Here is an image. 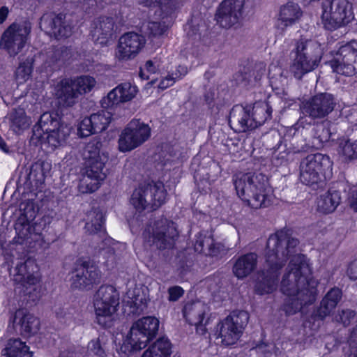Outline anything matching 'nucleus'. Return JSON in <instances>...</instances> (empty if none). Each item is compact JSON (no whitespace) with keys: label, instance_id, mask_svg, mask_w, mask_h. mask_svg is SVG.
Wrapping results in <instances>:
<instances>
[{"label":"nucleus","instance_id":"nucleus-1","mask_svg":"<svg viewBox=\"0 0 357 357\" xmlns=\"http://www.w3.org/2000/svg\"><path fill=\"white\" fill-rule=\"evenodd\" d=\"M300 250L298 239L286 230H280L271 235L267 241L265 253V271L261 280L255 285L259 295L272 293L276 289L280 270L290 259L284 273L280 290L287 296L284 310L292 314L305 305L313 303L317 296L318 281L312 277L310 259Z\"/></svg>","mask_w":357,"mask_h":357},{"label":"nucleus","instance_id":"nucleus-2","mask_svg":"<svg viewBox=\"0 0 357 357\" xmlns=\"http://www.w3.org/2000/svg\"><path fill=\"white\" fill-rule=\"evenodd\" d=\"M233 181L239 198L252 208L265 207L271 203L273 191L262 174L239 173Z\"/></svg>","mask_w":357,"mask_h":357},{"label":"nucleus","instance_id":"nucleus-3","mask_svg":"<svg viewBox=\"0 0 357 357\" xmlns=\"http://www.w3.org/2000/svg\"><path fill=\"white\" fill-rule=\"evenodd\" d=\"M293 46L290 52L289 70L296 79H300L319 66L322 50L317 42L303 36L294 40Z\"/></svg>","mask_w":357,"mask_h":357},{"label":"nucleus","instance_id":"nucleus-4","mask_svg":"<svg viewBox=\"0 0 357 357\" xmlns=\"http://www.w3.org/2000/svg\"><path fill=\"white\" fill-rule=\"evenodd\" d=\"M70 130L71 127L61 123L56 114L45 112L33 128L31 140L36 139L42 146H47L54 151L66 144Z\"/></svg>","mask_w":357,"mask_h":357},{"label":"nucleus","instance_id":"nucleus-5","mask_svg":"<svg viewBox=\"0 0 357 357\" xmlns=\"http://www.w3.org/2000/svg\"><path fill=\"white\" fill-rule=\"evenodd\" d=\"M100 149L99 142H90L86 145L82 151V157L86 160L87 167L78 185V190L80 193L95 192L106 177L104 167L107 160V156L104 153H100Z\"/></svg>","mask_w":357,"mask_h":357},{"label":"nucleus","instance_id":"nucleus-6","mask_svg":"<svg viewBox=\"0 0 357 357\" xmlns=\"http://www.w3.org/2000/svg\"><path fill=\"white\" fill-rule=\"evenodd\" d=\"M159 321L154 317H143L135 321L123 342L116 348L114 357H128L144 348L157 334Z\"/></svg>","mask_w":357,"mask_h":357},{"label":"nucleus","instance_id":"nucleus-7","mask_svg":"<svg viewBox=\"0 0 357 357\" xmlns=\"http://www.w3.org/2000/svg\"><path fill=\"white\" fill-rule=\"evenodd\" d=\"M97 84L96 79L89 75H81L75 78H61L56 81L53 91L59 105L72 107L79 96L90 93Z\"/></svg>","mask_w":357,"mask_h":357},{"label":"nucleus","instance_id":"nucleus-8","mask_svg":"<svg viewBox=\"0 0 357 357\" xmlns=\"http://www.w3.org/2000/svg\"><path fill=\"white\" fill-rule=\"evenodd\" d=\"M184 0H138L140 5L154 11L147 24L149 34L153 37L163 36L167 31L176 10Z\"/></svg>","mask_w":357,"mask_h":357},{"label":"nucleus","instance_id":"nucleus-9","mask_svg":"<svg viewBox=\"0 0 357 357\" xmlns=\"http://www.w3.org/2000/svg\"><path fill=\"white\" fill-rule=\"evenodd\" d=\"M10 274L24 294L28 296L27 301L35 302L40 298V275L33 260L29 259L24 263H17Z\"/></svg>","mask_w":357,"mask_h":357},{"label":"nucleus","instance_id":"nucleus-10","mask_svg":"<svg viewBox=\"0 0 357 357\" xmlns=\"http://www.w3.org/2000/svg\"><path fill=\"white\" fill-rule=\"evenodd\" d=\"M333 162L326 154H309L300 164V180L302 183L314 188L332 174Z\"/></svg>","mask_w":357,"mask_h":357},{"label":"nucleus","instance_id":"nucleus-11","mask_svg":"<svg viewBox=\"0 0 357 357\" xmlns=\"http://www.w3.org/2000/svg\"><path fill=\"white\" fill-rule=\"evenodd\" d=\"M271 114V107L265 101L256 102L252 107L235 105L230 112L229 122H237L241 130L246 131L264 124Z\"/></svg>","mask_w":357,"mask_h":357},{"label":"nucleus","instance_id":"nucleus-12","mask_svg":"<svg viewBox=\"0 0 357 357\" xmlns=\"http://www.w3.org/2000/svg\"><path fill=\"white\" fill-rule=\"evenodd\" d=\"M93 303L98 324L110 327L119 304L115 288L112 285L101 286L95 294Z\"/></svg>","mask_w":357,"mask_h":357},{"label":"nucleus","instance_id":"nucleus-13","mask_svg":"<svg viewBox=\"0 0 357 357\" xmlns=\"http://www.w3.org/2000/svg\"><path fill=\"white\" fill-rule=\"evenodd\" d=\"M167 193L162 182L140 185L132 192L130 202L139 212L152 211L160 206L166 199Z\"/></svg>","mask_w":357,"mask_h":357},{"label":"nucleus","instance_id":"nucleus-14","mask_svg":"<svg viewBox=\"0 0 357 357\" xmlns=\"http://www.w3.org/2000/svg\"><path fill=\"white\" fill-rule=\"evenodd\" d=\"M322 10V23L328 30L344 26L354 19L352 6L348 0H324Z\"/></svg>","mask_w":357,"mask_h":357},{"label":"nucleus","instance_id":"nucleus-15","mask_svg":"<svg viewBox=\"0 0 357 357\" xmlns=\"http://www.w3.org/2000/svg\"><path fill=\"white\" fill-rule=\"evenodd\" d=\"M150 136L149 125L138 119L132 120L119 135V149L123 153L130 151L144 144Z\"/></svg>","mask_w":357,"mask_h":357},{"label":"nucleus","instance_id":"nucleus-16","mask_svg":"<svg viewBox=\"0 0 357 357\" xmlns=\"http://www.w3.org/2000/svg\"><path fill=\"white\" fill-rule=\"evenodd\" d=\"M249 320V314L244 310H236L227 317L220 325L219 336L225 346L235 344L240 339Z\"/></svg>","mask_w":357,"mask_h":357},{"label":"nucleus","instance_id":"nucleus-17","mask_svg":"<svg viewBox=\"0 0 357 357\" xmlns=\"http://www.w3.org/2000/svg\"><path fill=\"white\" fill-rule=\"evenodd\" d=\"M31 31L29 23H13L3 32L0 47L6 50L10 56L17 55L25 46Z\"/></svg>","mask_w":357,"mask_h":357},{"label":"nucleus","instance_id":"nucleus-18","mask_svg":"<svg viewBox=\"0 0 357 357\" xmlns=\"http://www.w3.org/2000/svg\"><path fill=\"white\" fill-rule=\"evenodd\" d=\"M144 238L149 243L152 242L159 249L170 248L178 236L175 224L162 219L156 222L153 227L146 229L143 233Z\"/></svg>","mask_w":357,"mask_h":357},{"label":"nucleus","instance_id":"nucleus-19","mask_svg":"<svg viewBox=\"0 0 357 357\" xmlns=\"http://www.w3.org/2000/svg\"><path fill=\"white\" fill-rule=\"evenodd\" d=\"M329 64L338 74L351 76L357 73V41L342 45Z\"/></svg>","mask_w":357,"mask_h":357},{"label":"nucleus","instance_id":"nucleus-20","mask_svg":"<svg viewBox=\"0 0 357 357\" xmlns=\"http://www.w3.org/2000/svg\"><path fill=\"white\" fill-rule=\"evenodd\" d=\"M100 271L96 266L90 264L86 259H79L75 267V274L72 276V286L80 289H91L100 281Z\"/></svg>","mask_w":357,"mask_h":357},{"label":"nucleus","instance_id":"nucleus-21","mask_svg":"<svg viewBox=\"0 0 357 357\" xmlns=\"http://www.w3.org/2000/svg\"><path fill=\"white\" fill-rule=\"evenodd\" d=\"M146 44L144 37L135 32H128L121 36L116 50L115 56L119 61L135 59Z\"/></svg>","mask_w":357,"mask_h":357},{"label":"nucleus","instance_id":"nucleus-22","mask_svg":"<svg viewBox=\"0 0 357 357\" xmlns=\"http://www.w3.org/2000/svg\"><path fill=\"white\" fill-rule=\"evenodd\" d=\"M138 93V88L130 82H123L112 89L100 101L105 109H114L131 101Z\"/></svg>","mask_w":357,"mask_h":357},{"label":"nucleus","instance_id":"nucleus-23","mask_svg":"<svg viewBox=\"0 0 357 357\" xmlns=\"http://www.w3.org/2000/svg\"><path fill=\"white\" fill-rule=\"evenodd\" d=\"M112 116L110 112L102 109L83 119L78 124V136L86 137L105 130L111 121Z\"/></svg>","mask_w":357,"mask_h":357},{"label":"nucleus","instance_id":"nucleus-24","mask_svg":"<svg viewBox=\"0 0 357 357\" xmlns=\"http://www.w3.org/2000/svg\"><path fill=\"white\" fill-rule=\"evenodd\" d=\"M244 0H225L220 5L216 15L217 22L224 28L237 24L242 17Z\"/></svg>","mask_w":357,"mask_h":357},{"label":"nucleus","instance_id":"nucleus-25","mask_svg":"<svg viewBox=\"0 0 357 357\" xmlns=\"http://www.w3.org/2000/svg\"><path fill=\"white\" fill-rule=\"evenodd\" d=\"M335 102L334 97L330 93H320L314 96L301 107L303 114L310 117L324 118L334 109Z\"/></svg>","mask_w":357,"mask_h":357},{"label":"nucleus","instance_id":"nucleus-26","mask_svg":"<svg viewBox=\"0 0 357 357\" xmlns=\"http://www.w3.org/2000/svg\"><path fill=\"white\" fill-rule=\"evenodd\" d=\"M64 15L45 14L40 19V27L47 35L56 39L67 38L72 33V27L64 24Z\"/></svg>","mask_w":357,"mask_h":357},{"label":"nucleus","instance_id":"nucleus-27","mask_svg":"<svg viewBox=\"0 0 357 357\" xmlns=\"http://www.w3.org/2000/svg\"><path fill=\"white\" fill-rule=\"evenodd\" d=\"M10 324L16 333H20L24 337H30L38 332L40 321L33 315L28 313L26 310L20 309L11 318Z\"/></svg>","mask_w":357,"mask_h":357},{"label":"nucleus","instance_id":"nucleus-28","mask_svg":"<svg viewBox=\"0 0 357 357\" xmlns=\"http://www.w3.org/2000/svg\"><path fill=\"white\" fill-rule=\"evenodd\" d=\"M132 284H129V289L123 298V303L130 306V313L139 314L146 307L147 296L144 292V287L135 285L132 288Z\"/></svg>","mask_w":357,"mask_h":357},{"label":"nucleus","instance_id":"nucleus-29","mask_svg":"<svg viewBox=\"0 0 357 357\" xmlns=\"http://www.w3.org/2000/svg\"><path fill=\"white\" fill-rule=\"evenodd\" d=\"M113 28V18L102 17L93 23L91 34L95 42L105 45L112 38Z\"/></svg>","mask_w":357,"mask_h":357},{"label":"nucleus","instance_id":"nucleus-30","mask_svg":"<svg viewBox=\"0 0 357 357\" xmlns=\"http://www.w3.org/2000/svg\"><path fill=\"white\" fill-rule=\"evenodd\" d=\"M302 16L298 4L289 2L280 8L278 15V26L281 29L293 26Z\"/></svg>","mask_w":357,"mask_h":357},{"label":"nucleus","instance_id":"nucleus-31","mask_svg":"<svg viewBox=\"0 0 357 357\" xmlns=\"http://www.w3.org/2000/svg\"><path fill=\"white\" fill-rule=\"evenodd\" d=\"M206 308V306L200 301L187 303L183 310V316L190 324L197 326L198 331V327L201 326L204 321Z\"/></svg>","mask_w":357,"mask_h":357},{"label":"nucleus","instance_id":"nucleus-32","mask_svg":"<svg viewBox=\"0 0 357 357\" xmlns=\"http://www.w3.org/2000/svg\"><path fill=\"white\" fill-rule=\"evenodd\" d=\"M341 297L342 291L340 289H331L322 299L320 307L315 312L314 317L323 319L328 316L335 308Z\"/></svg>","mask_w":357,"mask_h":357},{"label":"nucleus","instance_id":"nucleus-33","mask_svg":"<svg viewBox=\"0 0 357 357\" xmlns=\"http://www.w3.org/2000/svg\"><path fill=\"white\" fill-rule=\"evenodd\" d=\"M195 251L206 255L218 256L220 254V245H215L211 233L202 232L197 237Z\"/></svg>","mask_w":357,"mask_h":357},{"label":"nucleus","instance_id":"nucleus-34","mask_svg":"<svg viewBox=\"0 0 357 357\" xmlns=\"http://www.w3.org/2000/svg\"><path fill=\"white\" fill-rule=\"evenodd\" d=\"M6 118L9 121L11 130L17 134L27 129L31 123L30 119L25 114L24 109L21 107L13 109L8 114Z\"/></svg>","mask_w":357,"mask_h":357},{"label":"nucleus","instance_id":"nucleus-35","mask_svg":"<svg viewBox=\"0 0 357 357\" xmlns=\"http://www.w3.org/2000/svg\"><path fill=\"white\" fill-rule=\"evenodd\" d=\"M2 354L6 357H33L29 347L19 338L10 339Z\"/></svg>","mask_w":357,"mask_h":357},{"label":"nucleus","instance_id":"nucleus-36","mask_svg":"<svg viewBox=\"0 0 357 357\" xmlns=\"http://www.w3.org/2000/svg\"><path fill=\"white\" fill-rule=\"evenodd\" d=\"M257 264V255L249 253L241 257L235 263L233 271L238 278L248 275L255 268Z\"/></svg>","mask_w":357,"mask_h":357},{"label":"nucleus","instance_id":"nucleus-37","mask_svg":"<svg viewBox=\"0 0 357 357\" xmlns=\"http://www.w3.org/2000/svg\"><path fill=\"white\" fill-rule=\"evenodd\" d=\"M340 202V192L336 190H330L319 197L317 210L322 213H331L335 210Z\"/></svg>","mask_w":357,"mask_h":357},{"label":"nucleus","instance_id":"nucleus-38","mask_svg":"<svg viewBox=\"0 0 357 357\" xmlns=\"http://www.w3.org/2000/svg\"><path fill=\"white\" fill-rule=\"evenodd\" d=\"M171 354V342L168 339L162 337L149 346L140 357H170Z\"/></svg>","mask_w":357,"mask_h":357},{"label":"nucleus","instance_id":"nucleus-39","mask_svg":"<svg viewBox=\"0 0 357 357\" xmlns=\"http://www.w3.org/2000/svg\"><path fill=\"white\" fill-rule=\"evenodd\" d=\"M188 73V67L185 65H179L175 72H167L165 76L161 75V79L158 83V79L153 76L150 82L152 86H157L158 89L164 90L173 85L175 82Z\"/></svg>","mask_w":357,"mask_h":357},{"label":"nucleus","instance_id":"nucleus-40","mask_svg":"<svg viewBox=\"0 0 357 357\" xmlns=\"http://www.w3.org/2000/svg\"><path fill=\"white\" fill-rule=\"evenodd\" d=\"M168 67H165L164 61H161L157 58L147 61L144 66L140 68L139 75L144 79H151V75L155 74L163 75L165 71H167Z\"/></svg>","mask_w":357,"mask_h":357},{"label":"nucleus","instance_id":"nucleus-41","mask_svg":"<svg viewBox=\"0 0 357 357\" xmlns=\"http://www.w3.org/2000/svg\"><path fill=\"white\" fill-rule=\"evenodd\" d=\"M89 218H94L86 223V231L91 234H97L99 237L104 238L105 229L104 227L105 219L100 211H91Z\"/></svg>","mask_w":357,"mask_h":357},{"label":"nucleus","instance_id":"nucleus-42","mask_svg":"<svg viewBox=\"0 0 357 357\" xmlns=\"http://www.w3.org/2000/svg\"><path fill=\"white\" fill-rule=\"evenodd\" d=\"M50 169L51 165L48 162H36L31 167L29 180L31 183L35 182L36 185L43 183Z\"/></svg>","mask_w":357,"mask_h":357},{"label":"nucleus","instance_id":"nucleus-43","mask_svg":"<svg viewBox=\"0 0 357 357\" xmlns=\"http://www.w3.org/2000/svg\"><path fill=\"white\" fill-rule=\"evenodd\" d=\"M329 125V122L325 121L315 126L313 142V146L315 148L319 149L322 147L324 144L329 140L331 135Z\"/></svg>","mask_w":357,"mask_h":357},{"label":"nucleus","instance_id":"nucleus-44","mask_svg":"<svg viewBox=\"0 0 357 357\" xmlns=\"http://www.w3.org/2000/svg\"><path fill=\"white\" fill-rule=\"evenodd\" d=\"M33 63L32 58H28L26 61L20 63L15 72V78L18 85L25 83L31 77Z\"/></svg>","mask_w":357,"mask_h":357},{"label":"nucleus","instance_id":"nucleus-45","mask_svg":"<svg viewBox=\"0 0 357 357\" xmlns=\"http://www.w3.org/2000/svg\"><path fill=\"white\" fill-rule=\"evenodd\" d=\"M338 153L345 160H351L357 158V140L351 142L341 139L339 142Z\"/></svg>","mask_w":357,"mask_h":357},{"label":"nucleus","instance_id":"nucleus-46","mask_svg":"<svg viewBox=\"0 0 357 357\" xmlns=\"http://www.w3.org/2000/svg\"><path fill=\"white\" fill-rule=\"evenodd\" d=\"M347 344L348 348H344V357H357V326L351 332Z\"/></svg>","mask_w":357,"mask_h":357},{"label":"nucleus","instance_id":"nucleus-47","mask_svg":"<svg viewBox=\"0 0 357 357\" xmlns=\"http://www.w3.org/2000/svg\"><path fill=\"white\" fill-rule=\"evenodd\" d=\"M87 351L91 355L98 357H106V352L99 339L92 340L88 344Z\"/></svg>","mask_w":357,"mask_h":357},{"label":"nucleus","instance_id":"nucleus-48","mask_svg":"<svg viewBox=\"0 0 357 357\" xmlns=\"http://www.w3.org/2000/svg\"><path fill=\"white\" fill-rule=\"evenodd\" d=\"M355 317V312L351 310H342L341 313L335 315V319L342 323L344 326L349 324L351 320Z\"/></svg>","mask_w":357,"mask_h":357},{"label":"nucleus","instance_id":"nucleus-49","mask_svg":"<svg viewBox=\"0 0 357 357\" xmlns=\"http://www.w3.org/2000/svg\"><path fill=\"white\" fill-rule=\"evenodd\" d=\"M268 77L270 79L271 84L273 87L275 81L282 78V69L278 65L272 63L268 68Z\"/></svg>","mask_w":357,"mask_h":357},{"label":"nucleus","instance_id":"nucleus-50","mask_svg":"<svg viewBox=\"0 0 357 357\" xmlns=\"http://www.w3.org/2000/svg\"><path fill=\"white\" fill-rule=\"evenodd\" d=\"M101 249L102 255H105V254L108 255V257L107 259L104 261V264H105V266H107L108 270L112 269L115 264V255L113 250L111 248H108L107 250H105V249L103 248Z\"/></svg>","mask_w":357,"mask_h":357},{"label":"nucleus","instance_id":"nucleus-51","mask_svg":"<svg viewBox=\"0 0 357 357\" xmlns=\"http://www.w3.org/2000/svg\"><path fill=\"white\" fill-rule=\"evenodd\" d=\"M183 289L178 286L170 287L168 290L169 300L171 301H177L183 294Z\"/></svg>","mask_w":357,"mask_h":357},{"label":"nucleus","instance_id":"nucleus-52","mask_svg":"<svg viewBox=\"0 0 357 357\" xmlns=\"http://www.w3.org/2000/svg\"><path fill=\"white\" fill-rule=\"evenodd\" d=\"M347 274L351 280H355L357 279V259L349 264Z\"/></svg>","mask_w":357,"mask_h":357},{"label":"nucleus","instance_id":"nucleus-53","mask_svg":"<svg viewBox=\"0 0 357 357\" xmlns=\"http://www.w3.org/2000/svg\"><path fill=\"white\" fill-rule=\"evenodd\" d=\"M185 30L187 31L188 35L190 37L196 36L197 35L200 36L199 29L195 27L194 20H192L190 22H188L185 27Z\"/></svg>","mask_w":357,"mask_h":357},{"label":"nucleus","instance_id":"nucleus-54","mask_svg":"<svg viewBox=\"0 0 357 357\" xmlns=\"http://www.w3.org/2000/svg\"><path fill=\"white\" fill-rule=\"evenodd\" d=\"M349 204L351 208L357 211V192L352 191V195L349 197Z\"/></svg>","mask_w":357,"mask_h":357},{"label":"nucleus","instance_id":"nucleus-55","mask_svg":"<svg viewBox=\"0 0 357 357\" xmlns=\"http://www.w3.org/2000/svg\"><path fill=\"white\" fill-rule=\"evenodd\" d=\"M9 13V9L6 6H2L0 8V24L3 23Z\"/></svg>","mask_w":357,"mask_h":357},{"label":"nucleus","instance_id":"nucleus-56","mask_svg":"<svg viewBox=\"0 0 357 357\" xmlns=\"http://www.w3.org/2000/svg\"><path fill=\"white\" fill-rule=\"evenodd\" d=\"M72 54V52H71V50L70 49H65L64 50L62 51V54H61V59L63 61H67L70 58L68 57V56H71Z\"/></svg>","mask_w":357,"mask_h":357},{"label":"nucleus","instance_id":"nucleus-57","mask_svg":"<svg viewBox=\"0 0 357 357\" xmlns=\"http://www.w3.org/2000/svg\"><path fill=\"white\" fill-rule=\"evenodd\" d=\"M0 149L4 152L8 151L6 144L5 143L3 139L1 136H0Z\"/></svg>","mask_w":357,"mask_h":357},{"label":"nucleus","instance_id":"nucleus-58","mask_svg":"<svg viewBox=\"0 0 357 357\" xmlns=\"http://www.w3.org/2000/svg\"><path fill=\"white\" fill-rule=\"evenodd\" d=\"M84 70L86 71H96L93 66L91 64H86L85 66L83 68Z\"/></svg>","mask_w":357,"mask_h":357},{"label":"nucleus","instance_id":"nucleus-59","mask_svg":"<svg viewBox=\"0 0 357 357\" xmlns=\"http://www.w3.org/2000/svg\"><path fill=\"white\" fill-rule=\"evenodd\" d=\"M105 3L106 4H109V3H112V1L111 0H109L108 1H107V0H105Z\"/></svg>","mask_w":357,"mask_h":357},{"label":"nucleus","instance_id":"nucleus-60","mask_svg":"<svg viewBox=\"0 0 357 357\" xmlns=\"http://www.w3.org/2000/svg\"><path fill=\"white\" fill-rule=\"evenodd\" d=\"M135 252H136V254H137V255H140V252H139V250H137V248H135Z\"/></svg>","mask_w":357,"mask_h":357},{"label":"nucleus","instance_id":"nucleus-61","mask_svg":"<svg viewBox=\"0 0 357 357\" xmlns=\"http://www.w3.org/2000/svg\"><path fill=\"white\" fill-rule=\"evenodd\" d=\"M96 121H97L98 123H101V122H102V121H100V119H97V120H96Z\"/></svg>","mask_w":357,"mask_h":357},{"label":"nucleus","instance_id":"nucleus-62","mask_svg":"<svg viewBox=\"0 0 357 357\" xmlns=\"http://www.w3.org/2000/svg\"><path fill=\"white\" fill-rule=\"evenodd\" d=\"M261 349H262V347H259L257 348V349H258L259 351H260Z\"/></svg>","mask_w":357,"mask_h":357},{"label":"nucleus","instance_id":"nucleus-63","mask_svg":"<svg viewBox=\"0 0 357 357\" xmlns=\"http://www.w3.org/2000/svg\"><path fill=\"white\" fill-rule=\"evenodd\" d=\"M98 3H100V6H101L102 8H104V6H103V5H102L100 2H99Z\"/></svg>","mask_w":357,"mask_h":357},{"label":"nucleus","instance_id":"nucleus-64","mask_svg":"<svg viewBox=\"0 0 357 357\" xmlns=\"http://www.w3.org/2000/svg\"><path fill=\"white\" fill-rule=\"evenodd\" d=\"M61 357H64V356L62 354V355L61 356Z\"/></svg>","mask_w":357,"mask_h":357}]
</instances>
